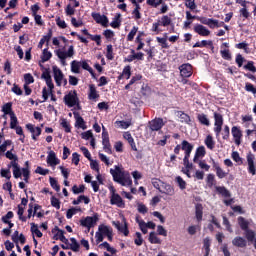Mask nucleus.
Instances as JSON below:
<instances>
[{
  "mask_svg": "<svg viewBox=\"0 0 256 256\" xmlns=\"http://www.w3.org/2000/svg\"><path fill=\"white\" fill-rule=\"evenodd\" d=\"M110 173L116 183H119L123 187H131L133 185V180H131V175L129 172L123 170L121 166H114L110 169Z\"/></svg>",
  "mask_w": 256,
  "mask_h": 256,
  "instance_id": "obj_1",
  "label": "nucleus"
},
{
  "mask_svg": "<svg viewBox=\"0 0 256 256\" xmlns=\"http://www.w3.org/2000/svg\"><path fill=\"white\" fill-rule=\"evenodd\" d=\"M104 237H107L108 241H113V229L105 224L98 226V231L95 234L96 243H102Z\"/></svg>",
  "mask_w": 256,
  "mask_h": 256,
  "instance_id": "obj_2",
  "label": "nucleus"
},
{
  "mask_svg": "<svg viewBox=\"0 0 256 256\" xmlns=\"http://www.w3.org/2000/svg\"><path fill=\"white\" fill-rule=\"evenodd\" d=\"M55 55L60 59L63 65H67V59H71L75 55V47L73 45L69 46L68 50L63 49L55 50Z\"/></svg>",
  "mask_w": 256,
  "mask_h": 256,
  "instance_id": "obj_3",
  "label": "nucleus"
},
{
  "mask_svg": "<svg viewBox=\"0 0 256 256\" xmlns=\"http://www.w3.org/2000/svg\"><path fill=\"white\" fill-rule=\"evenodd\" d=\"M99 221V215L95 214L94 216H87L80 220V225L86 227L88 231H91V227H95Z\"/></svg>",
  "mask_w": 256,
  "mask_h": 256,
  "instance_id": "obj_4",
  "label": "nucleus"
},
{
  "mask_svg": "<svg viewBox=\"0 0 256 256\" xmlns=\"http://www.w3.org/2000/svg\"><path fill=\"white\" fill-rule=\"evenodd\" d=\"M55 83L58 87H61V85H67V80L65 79V76L63 75V71L57 66L52 67Z\"/></svg>",
  "mask_w": 256,
  "mask_h": 256,
  "instance_id": "obj_5",
  "label": "nucleus"
},
{
  "mask_svg": "<svg viewBox=\"0 0 256 256\" xmlns=\"http://www.w3.org/2000/svg\"><path fill=\"white\" fill-rule=\"evenodd\" d=\"M102 145L105 153H108V155H111L113 153V150L111 149V143L109 142V133L105 129V126L102 127Z\"/></svg>",
  "mask_w": 256,
  "mask_h": 256,
  "instance_id": "obj_6",
  "label": "nucleus"
},
{
  "mask_svg": "<svg viewBox=\"0 0 256 256\" xmlns=\"http://www.w3.org/2000/svg\"><path fill=\"white\" fill-rule=\"evenodd\" d=\"M246 161H247V165H248V173H250V175H256V158H255V154L249 152L246 155Z\"/></svg>",
  "mask_w": 256,
  "mask_h": 256,
  "instance_id": "obj_7",
  "label": "nucleus"
},
{
  "mask_svg": "<svg viewBox=\"0 0 256 256\" xmlns=\"http://www.w3.org/2000/svg\"><path fill=\"white\" fill-rule=\"evenodd\" d=\"M64 103L68 107H75L79 103V98H77V92L70 91L67 95L64 96Z\"/></svg>",
  "mask_w": 256,
  "mask_h": 256,
  "instance_id": "obj_8",
  "label": "nucleus"
},
{
  "mask_svg": "<svg viewBox=\"0 0 256 256\" xmlns=\"http://www.w3.org/2000/svg\"><path fill=\"white\" fill-rule=\"evenodd\" d=\"M214 133H216V137H219L222 129H223V115L220 113H214Z\"/></svg>",
  "mask_w": 256,
  "mask_h": 256,
  "instance_id": "obj_9",
  "label": "nucleus"
},
{
  "mask_svg": "<svg viewBox=\"0 0 256 256\" xmlns=\"http://www.w3.org/2000/svg\"><path fill=\"white\" fill-rule=\"evenodd\" d=\"M233 247H237L238 249H246L247 247V239L243 236H235L232 239Z\"/></svg>",
  "mask_w": 256,
  "mask_h": 256,
  "instance_id": "obj_10",
  "label": "nucleus"
},
{
  "mask_svg": "<svg viewBox=\"0 0 256 256\" xmlns=\"http://www.w3.org/2000/svg\"><path fill=\"white\" fill-rule=\"evenodd\" d=\"M194 31L201 37H209L211 35V30L205 27L203 24L194 25Z\"/></svg>",
  "mask_w": 256,
  "mask_h": 256,
  "instance_id": "obj_11",
  "label": "nucleus"
},
{
  "mask_svg": "<svg viewBox=\"0 0 256 256\" xmlns=\"http://www.w3.org/2000/svg\"><path fill=\"white\" fill-rule=\"evenodd\" d=\"M111 205H116L117 207H125V203L123 202V198L117 193H115V189L112 188V195L110 199Z\"/></svg>",
  "mask_w": 256,
  "mask_h": 256,
  "instance_id": "obj_12",
  "label": "nucleus"
},
{
  "mask_svg": "<svg viewBox=\"0 0 256 256\" xmlns=\"http://www.w3.org/2000/svg\"><path fill=\"white\" fill-rule=\"evenodd\" d=\"M231 133L234 139L235 145H241V139L243 138V132L237 126H233L231 129Z\"/></svg>",
  "mask_w": 256,
  "mask_h": 256,
  "instance_id": "obj_13",
  "label": "nucleus"
},
{
  "mask_svg": "<svg viewBox=\"0 0 256 256\" xmlns=\"http://www.w3.org/2000/svg\"><path fill=\"white\" fill-rule=\"evenodd\" d=\"M181 77H191L193 75V67L191 64H182L179 67Z\"/></svg>",
  "mask_w": 256,
  "mask_h": 256,
  "instance_id": "obj_14",
  "label": "nucleus"
},
{
  "mask_svg": "<svg viewBox=\"0 0 256 256\" xmlns=\"http://www.w3.org/2000/svg\"><path fill=\"white\" fill-rule=\"evenodd\" d=\"M163 125H165V122H163V119L161 118H156L149 122L151 131H159L163 128Z\"/></svg>",
  "mask_w": 256,
  "mask_h": 256,
  "instance_id": "obj_15",
  "label": "nucleus"
},
{
  "mask_svg": "<svg viewBox=\"0 0 256 256\" xmlns=\"http://www.w3.org/2000/svg\"><path fill=\"white\" fill-rule=\"evenodd\" d=\"M92 18L96 23H99L100 25H103V27H107V24L109 23V19L105 15H101L99 13H92Z\"/></svg>",
  "mask_w": 256,
  "mask_h": 256,
  "instance_id": "obj_16",
  "label": "nucleus"
},
{
  "mask_svg": "<svg viewBox=\"0 0 256 256\" xmlns=\"http://www.w3.org/2000/svg\"><path fill=\"white\" fill-rule=\"evenodd\" d=\"M112 224L114 225V227H116V229L120 233H123V235H125V237H127V235H129V229H127V222L124 221V223L121 224V222H119V221H113Z\"/></svg>",
  "mask_w": 256,
  "mask_h": 256,
  "instance_id": "obj_17",
  "label": "nucleus"
},
{
  "mask_svg": "<svg viewBox=\"0 0 256 256\" xmlns=\"http://www.w3.org/2000/svg\"><path fill=\"white\" fill-rule=\"evenodd\" d=\"M47 164L50 165V167H57V165H59V159H57L55 152L50 151L48 153Z\"/></svg>",
  "mask_w": 256,
  "mask_h": 256,
  "instance_id": "obj_18",
  "label": "nucleus"
},
{
  "mask_svg": "<svg viewBox=\"0 0 256 256\" xmlns=\"http://www.w3.org/2000/svg\"><path fill=\"white\" fill-rule=\"evenodd\" d=\"M11 167L13 169V175L15 179H19V177L23 175V172H21V167H19V164L15 161H12L10 165H8L9 169H11Z\"/></svg>",
  "mask_w": 256,
  "mask_h": 256,
  "instance_id": "obj_19",
  "label": "nucleus"
},
{
  "mask_svg": "<svg viewBox=\"0 0 256 256\" xmlns=\"http://www.w3.org/2000/svg\"><path fill=\"white\" fill-rule=\"evenodd\" d=\"M74 119H75V127H78L79 129H87V126L85 125V120L81 115H79L78 112H74Z\"/></svg>",
  "mask_w": 256,
  "mask_h": 256,
  "instance_id": "obj_20",
  "label": "nucleus"
},
{
  "mask_svg": "<svg viewBox=\"0 0 256 256\" xmlns=\"http://www.w3.org/2000/svg\"><path fill=\"white\" fill-rule=\"evenodd\" d=\"M42 79L46 81V85L50 90V93H53V89H55V85L53 84V79L51 78V74L49 72H44L42 74Z\"/></svg>",
  "mask_w": 256,
  "mask_h": 256,
  "instance_id": "obj_21",
  "label": "nucleus"
},
{
  "mask_svg": "<svg viewBox=\"0 0 256 256\" xmlns=\"http://www.w3.org/2000/svg\"><path fill=\"white\" fill-rule=\"evenodd\" d=\"M239 227L242 231L249 230V225H251V220L245 219L243 216L238 217L237 219Z\"/></svg>",
  "mask_w": 256,
  "mask_h": 256,
  "instance_id": "obj_22",
  "label": "nucleus"
},
{
  "mask_svg": "<svg viewBox=\"0 0 256 256\" xmlns=\"http://www.w3.org/2000/svg\"><path fill=\"white\" fill-rule=\"evenodd\" d=\"M182 151H184V157H191V151H193V145L187 140L182 141Z\"/></svg>",
  "mask_w": 256,
  "mask_h": 256,
  "instance_id": "obj_23",
  "label": "nucleus"
},
{
  "mask_svg": "<svg viewBox=\"0 0 256 256\" xmlns=\"http://www.w3.org/2000/svg\"><path fill=\"white\" fill-rule=\"evenodd\" d=\"M160 193H165L166 195H175V189L171 185L162 183L160 188Z\"/></svg>",
  "mask_w": 256,
  "mask_h": 256,
  "instance_id": "obj_24",
  "label": "nucleus"
},
{
  "mask_svg": "<svg viewBox=\"0 0 256 256\" xmlns=\"http://www.w3.org/2000/svg\"><path fill=\"white\" fill-rule=\"evenodd\" d=\"M123 137L126 139V141H128L133 151H137V146L135 145V140L133 139V136H131V133L125 132Z\"/></svg>",
  "mask_w": 256,
  "mask_h": 256,
  "instance_id": "obj_25",
  "label": "nucleus"
},
{
  "mask_svg": "<svg viewBox=\"0 0 256 256\" xmlns=\"http://www.w3.org/2000/svg\"><path fill=\"white\" fill-rule=\"evenodd\" d=\"M245 237L246 241H249V243H253L256 239L255 231H253L252 229L245 230Z\"/></svg>",
  "mask_w": 256,
  "mask_h": 256,
  "instance_id": "obj_26",
  "label": "nucleus"
},
{
  "mask_svg": "<svg viewBox=\"0 0 256 256\" xmlns=\"http://www.w3.org/2000/svg\"><path fill=\"white\" fill-rule=\"evenodd\" d=\"M55 239H59L62 243H69V240L65 237V231L57 229Z\"/></svg>",
  "mask_w": 256,
  "mask_h": 256,
  "instance_id": "obj_27",
  "label": "nucleus"
},
{
  "mask_svg": "<svg viewBox=\"0 0 256 256\" xmlns=\"http://www.w3.org/2000/svg\"><path fill=\"white\" fill-rule=\"evenodd\" d=\"M148 239L153 245H161V240L157 237V233L155 232H150Z\"/></svg>",
  "mask_w": 256,
  "mask_h": 256,
  "instance_id": "obj_28",
  "label": "nucleus"
},
{
  "mask_svg": "<svg viewBox=\"0 0 256 256\" xmlns=\"http://www.w3.org/2000/svg\"><path fill=\"white\" fill-rule=\"evenodd\" d=\"M158 23L162 27H169V25H171V17L164 15L161 17V19L158 21Z\"/></svg>",
  "mask_w": 256,
  "mask_h": 256,
  "instance_id": "obj_29",
  "label": "nucleus"
},
{
  "mask_svg": "<svg viewBox=\"0 0 256 256\" xmlns=\"http://www.w3.org/2000/svg\"><path fill=\"white\" fill-rule=\"evenodd\" d=\"M204 143L208 149H211V150L215 149V141L213 140V136L208 135Z\"/></svg>",
  "mask_w": 256,
  "mask_h": 256,
  "instance_id": "obj_30",
  "label": "nucleus"
},
{
  "mask_svg": "<svg viewBox=\"0 0 256 256\" xmlns=\"http://www.w3.org/2000/svg\"><path fill=\"white\" fill-rule=\"evenodd\" d=\"M81 61L73 60L71 62V71L72 73H80Z\"/></svg>",
  "mask_w": 256,
  "mask_h": 256,
  "instance_id": "obj_31",
  "label": "nucleus"
},
{
  "mask_svg": "<svg viewBox=\"0 0 256 256\" xmlns=\"http://www.w3.org/2000/svg\"><path fill=\"white\" fill-rule=\"evenodd\" d=\"M99 94L97 93V89L95 88V85L89 86V99L95 100L98 99Z\"/></svg>",
  "mask_w": 256,
  "mask_h": 256,
  "instance_id": "obj_32",
  "label": "nucleus"
},
{
  "mask_svg": "<svg viewBox=\"0 0 256 256\" xmlns=\"http://www.w3.org/2000/svg\"><path fill=\"white\" fill-rule=\"evenodd\" d=\"M216 191L219 193V195H222V197H231V193L225 187L217 186Z\"/></svg>",
  "mask_w": 256,
  "mask_h": 256,
  "instance_id": "obj_33",
  "label": "nucleus"
},
{
  "mask_svg": "<svg viewBox=\"0 0 256 256\" xmlns=\"http://www.w3.org/2000/svg\"><path fill=\"white\" fill-rule=\"evenodd\" d=\"M211 238L210 237H206L203 240V249L205 250V253H207V255H209L210 251H211Z\"/></svg>",
  "mask_w": 256,
  "mask_h": 256,
  "instance_id": "obj_34",
  "label": "nucleus"
},
{
  "mask_svg": "<svg viewBox=\"0 0 256 256\" xmlns=\"http://www.w3.org/2000/svg\"><path fill=\"white\" fill-rule=\"evenodd\" d=\"M223 25H225V23H223V22L219 23V20H215V19H211V18H210V21L208 22V27H210V29H215V27H217V28L223 27Z\"/></svg>",
  "mask_w": 256,
  "mask_h": 256,
  "instance_id": "obj_35",
  "label": "nucleus"
},
{
  "mask_svg": "<svg viewBox=\"0 0 256 256\" xmlns=\"http://www.w3.org/2000/svg\"><path fill=\"white\" fill-rule=\"evenodd\" d=\"M136 223H138L139 228L141 229L142 233L144 235H147V223L141 219H139V217L136 218Z\"/></svg>",
  "mask_w": 256,
  "mask_h": 256,
  "instance_id": "obj_36",
  "label": "nucleus"
},
{
  "mask_svg": "<svg viewBox=\"0 0 256 256\" xmlns=\"http://www.w3.org/2000/svg\"><path fill=\"white\" fill-rule=\"evenodd\" d=\"M51 32H49L46 36H43L38 44V49H43V45H45V43H49V41H51Z\"/></svg>",
  "mask_w": 256,
  "mask_h": 256,
  "instance_id": "obj_37",
  "label": "nucleus"
},
{
  "mask_svg": "<svg viewBox=\"0 0 256 256\" xmlns=\"http://www.w3.org/2000/svg\"><path fill=\"white\" fill-rule=\"evenodd\" d=\"M131 124V120L115 122V125H117V127H120V129H129V127H131Z\"/></svg>",
  "mask_w": 256,
  "mask_h": 256,
  "instance_id": "obj_38",
  "label": "nucleus"
},
{
  "mask_svg": "<svg viewBox=\"0 0 256 256\" xmlns=\"http://www.w3.org/2000/svg\"><path fill=\"white\" fill-rule=\"evenodd\" d=\"M195 215H196L197 221L203 220V206L202 205H200V204L196 205Z\"/></svg>",
  "mask_w": 256,
  "mask_h": 256,
  "instance_id": "obj_39",
  "label": "nucleus"
},
{
  "mask_svg": "<svg viewBox=\"0 0 256 256\" xmlns=\"http://www.w3.org/2000/svg\"><path fill=\"white\" fill-rule=\"evenodd\" d=\"M175 181L178 185V187L183 191L187 188V182H185V180H183V178H181V176H177L175 178Z\"/></svg>",
  "mask_w": 256,
  "mask_h": 256,
  "instance_id": "obj_40",
  "label": "nucleus"
},
{
  "mask_svg": "<svg viewBox=\"0 0 256 256\" xmlns=\"http://www.w3.org/2000/svg\"><path fill=\"white\" fill-rule=\"evenodd\" d=\"M121 14H116L113 18V21L111 22V27H113V29H117V27H119V25H121Z\"/></svg>",
  "mask_w": 256,
  "mask_h": 256,
  "instance_id": "obj_41",
  "label": "nucleus"
},
{
  "mask_svg": "<svg viewBox=\"0 0 256 256\" xmlns=\"http://www.w3.org/2000/svg\"><path fill=\"white\" fill-rule=\"evenodd\" d=\"M51 57H53V54L51 52H49L48 49H44L42 56H41L42 62L45 63L46 61H49V59H51Z\"/></svg>",
  "mask_w": 256,
  "mask_h": 256,
  "instance_id": "obj_42",
  "label": "nucleus"
},
{
  "mask_svg": "<svg viewBox=\"0 0 256 256\" xmlns=\"http://www.w3.org/2000/svg\"><path fill=\"white\" fill-rule=\"evenodd\" d=\"M220 54L222 59H225L226 61H231V52H229V49H221Z\"/></svg>",
  "mask_w": 256,
  "mask_h": 256,
  "instance_id": "obj_43",
  "label": "nucleus"
},
{
  "mask_svg": "<svg viewBox=\"0 0 256 256\" xmlns=\"http://www.w3.org/2000/svg\"><path fill=\"white\" fill-rule=\"evenodd\" d=\"M231 157H232L233 161H235L239 165H243V158H241V156L239 155V152H237V151L232 152Z\"/></svg>",
  "mask_w": 256,
  "mask_h": 256,
  "instance_id": "obj_44",
  "label": "nucleus"
},
{
  "mask_svg": "<svg viewBox=\"0 0 256 256\" xmlns=\"http://www.w3.org/2000/svg\"><path fill=\"white\" fill-rule=\"evenodd\" d=\"M204 155H205V147L204 146L198 147V149L196 150L194 161H197L199 157H204Z\"/></svg>",
  "mask_w": 256,
  "mask_h": 256,
  "instance_id": "obj_45",
  "label": "nucleus"
},
{
  "mask_svg": "<svg viewBox=\"0 0 256 256\" xmlns=\"http://www.w3.org/2000/svg\"><path fill=\"white\" fill-rule=\"evenodd\" d=\"M198 120L202 125H206L207 127H209L210 122L209 119L207 118V115L205 114H199L198 115Z\"/></svg>",
  "mask_w": 256,
  "mask_h": 256,
  "instance_id": "obj_46",
  "label": "nucleus"
},
{
  "mask_svg": "<svg viewBox=\"0 0 256 256\" xmlns=\"http://www.w3.org/2000/svg\"><path fill=\"white\" fill-rule=\"evenodd\" d=\"M18 123L17 116H15V113H11L10 116V129H16Z\"/></svg>",
  "mask_w": 256,
  "mask_h": 256,
  "instance_id": "obj_47",
  "label": "nucleus"
},
{
  "mask_svg": "<svg viewBox=\"0 0 256 256\" xmlns=\"http://www.w3.org/2000/svg\"><path fill=\"white\" fill-rule=\"evenodd\" d=\"M11 107H12V104L11 103H6L3 105L2 107V111L5 115H10L11 117V113H14L13 111H11Z\"/></svg>",
  "mask_w": 256,
  "mask_h": 256,
  "instance_id": "obj_48",
  "label": "nucleus"
},
{
  "mask_svg": "<svg viewBox=\"0 0 256 256\" xmlns=\"http://www.w3.org/2000/svg\"><path fill=\"white\" fill-rule=\"evenodd\" d=\"M49 181H50L51 187L54 188L55 191H57V193H59V191H61V187H59V184L57 183V180L53 177H50Z\"/></svg>",
  "mask_w": 256,
  "mask_h": 256,
  "instance_id": "obj_49",
  "label": "nucleus"
},
{
  "mask_svg": "<svg viewBox=\"0 0 256 256\" xmlns=\"http://www.w3.org/2000/svg\"><path fill=\"white\" fill-rule=\"evenodd\" d=\"M222 219L226 230H228L229 233H233V227H231V222H229V219H227L225 216H223Z\"/></svg>",
  "mask_w": 256,
  "mask_h": 256,
  "instance_id": "obj_50",
  "label": "nucleus"
},
{
  "mask_svg": "<svg viewBox=\"0 0 256 256\" xmlns=\"http://www.w3.org/2000/svg\"><path fill=\"white\" fill-rule=\"evenodd\" d=\"M70 241V249L75 252L79 251V243L77 242V240L75 238H70Z\"/></svg>",
  "mask_w": 256,
  "mask_h": 256,
  "instance_id": "obj_51",
  "label": "nucleus"
},
{
  "mask_svg": "<svg viewBox=\"0 0 256 256\" xmlns=\"http://www.w3.org/2000/svg\"><path fill=\"white\" fill-rule=\"evenodd\" d=\"M81 67L82 69H84L85 71H88L91 75L93 74V68H91V66H89V63H87V61H80Z\"/></svg>",
  "mask_w": 256,
  "mask_h": 256,
  "instance_id": "obj_52",
  "label": "nucleus"
},
{
  "mask_svg": "<svg viewBox=\"0 0 256 256\" xmlns=\"http://www.w3.org/2000/svg\"><path fill=\"white\" fill-rule=\"evenodd\" d=\"M215 168H216V175L217 177H219V179H225V177H227V173H225V171H223L221 167L215 166Z\"/></svg>",
  "mask_w": 256,
  "mask_h": 256,
  "instance_id": "obj_53",
  "label": "nucleus"
},
{
  "mask_svg": "<svg viewBox=\"0 0 256 256\" xmlns=\"http://www.w3.org/2000/svg\"><path fill=\"white\" fill-rule=\"evenodd\" d=\"M185 6L188 9H191V11H194V9H197V4H195V0H185Z\"/></svg>",
  "mask_w": 256,
  "mask_h": 256,
  "instance_id": "obj_54",
  "label": "nucleus"
},
{
  "mask_svg": "<svg viewBox=\"0 0 256 256\" xmlns=\"http://www.w3.org/2000/svg\"><path fill=\"white\" fill-rule=\"evenodd\" d=\"M1 177H4L5 179H11V170L8 167V169H1L0 172Z\"/></svg>",
  "mask_w": 256,
  "mask_h": 256,
  "instance_id": "obj_55",
  "label": "nucleus"
},
{
  "mask_svg": "<svg viewBox=\"0 0 256 256\" xmlns=\"http://www.w3.org/2000/svg\"><path fill=\"white\" fill-rule=\"evenodd\" d=\"M24 80H25L24 85H31V83H35V79L33 78V75L29 73L24 75Z\"/></svg>",
  "mask_w": 256,
  "mask_h": 256,
  "instance_id": "obj_56",
  "label": "nucleus"
},
{
  "mask_svg": "<svg viewBox=\"0 0 256 256\" xmlns=\"http://www.w3.org/2000/svg\"><path fill=\"white\" fill-rule=\"evenodd\" d=\"M140 9L141 6H139V4H136V8L132 12V15H134V19L136 20L141 19V12H139Z\"/></svg>",
  "mask_w": 256,
  "mask_h": 256,
  "instance_id": "obj_57",
  "label": "nucleus"
},
{
  "mask_svg": "<svg viewBox=\"0 0 256 256\" xmlns=\"http://www.w3.org/2000/svg\"><path fill=\"white\" fill-rule=\"evenodd\" d=\"M139 28L137 27H133L132 30L129 32L127 39L128 41H133V39H135V35H137V31Z\"/></svg>",
  "mask_w": 256,
  "mask_h": 256,
  "instance_id": "obj_58",
  "label": "nucleus"
},
{
  "mask_svg": "<svg viewBox=\"0 0 256 256\" xmlns=\"http://www.w3.org/2000/svg\"><path fill=\"white\" fill-rule=\"evenodd\" d=\"M122 76L125 77L126 79L131 78V66H126L123 69Z\"/></svg>",
  "mask_w": 256,
  "mask_h": 256,
  "instance_id": "obj_59",
  "label": "nucleus"
},
{
  "mask_svg": "<svg viewBox=\"0 0 256 256\" xmlns=\"http://www.w3.org/2000/svg\"><path fill=\"white\" fill-rule=\"evenodd\" d=\"M72 191L75 195H79V193H83V191H85V186L81 185L80 187H77V185H74L72 187Z\"/></svg>",
  "mask_w": 256,
  "mask_h": 256,
  "instance_id": "obj_60",
  "label": "nucleus"
},
{
  "mask_svg": "<svg viewBox=\"0 0 256 256\" xmlns=\"http://www.w3.org/2000/svg\"><path fill=\"white\" fill-rule=\"evenodd\" d=\"M106 57H107V59H109V61H113V45L107 46Z\"/></svg>",
  "mask_w": 256,
  "mask_h": 256,
  "instance_id": "obj_61",
  "label": "nucleus"
},
{
  "mask_svg": "<svg viewBox=\"0 0 256 256\" xmlns=\"http://www.w3.org/2000/svg\"><path fill=\"white\" fill-rule=\"evenodd\" d=\"M99 159L103 162V163H105V165H111V161H109V157H107V155H105V154H103V153H101V152H99Z\"/></svg>",
  "mask_w": 256,
  "mask_h": 256,
  "instance_id": "obj_62",
  "label": "nucleus"
},
{
  "mask_svg": "<svg viewBox=\"0 0 256 256\" xmlns=\"http://www.w3.org/2000/svg\"><path fill=\"white\" fill-rule=\"evenodd\" d=\"M244 69H247L248 71H251L252 73H256V67L253 63V61H249L247 65L244 66Z\"/></svg>",
  "mask_w": 256,
  "mask_h": 256,
  "instance_id": "obj_63",
  "label": "nucleus"
},
{
  "mask_svg": "<svg viewBox=\"0 0 256 256\" xmlns=\"http://www.w3.org/2000/svg\"><path fill=\"white\" fill-rule=\"evenodd\" d=\"M137 209H138V212L142 213L143 215H145V213H147L148 211L147 206H145L143 203H138Z\"/></svg>",
  "mask_w": 256,
  "mask_h": 256,
  "instance_id": "obj_64",
  "label": "nucleus"
}]
</instances>
